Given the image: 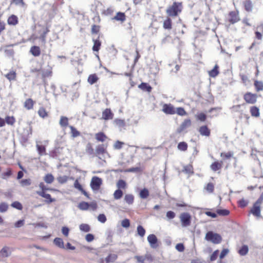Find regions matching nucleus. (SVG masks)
<instances>
[{"mask_svg": "<svg viewBox=\"0 0 263 263\" xmlns=\"http://www.w3.org/2000/svg\"><path fill=\"white\" fill-rule=\"evenodd\" d=\"M8 209V205L5 202H2L0 203V212L4 213L7 211Z\"/></svg>", "mask_w": 263, "mask_h": 263, "instance_id": "obj_62", "label": "nucleus"}, {"mask_svg": "<svg viewBox=\"0 0 263 263\" xmlns=\"http://www.w3.org/2000/svg\"><path fill=\"white\" fill-rule=\"evenodd\" d=\"M183 172L189 175L194 174V168L192 164H188L183 167Z\"/></svg>", "mask_w": 263, "mask_h": 263, "instance_id": "obj_34", "label": "nucleus"}, {"mask_svg": "<svg viewBox=\"0 0 263 263\" xmlns=\"http://www.w3.org/2000/svg\"><path fill=\"white\" fill-rule=\"evenodd\" d=\"M114 12V10L113 8L111 7H109V8H107L106 9L102 11V14L103 15H104L106 16H110V15H112Z\"/></svg>", "mask_w": 263, "mask_h": 263, "instance_id": "obj_59", "label": "nucleus"}, {"mask_svg": "<svg viewBox=\"0 0 263 263\" xmlns=\"http://www.w3.org/2000/svg\"><path fill=\"white\" fill-rule=\"evenodd\" d=\"M117 187L120 190H125L127 187V184L124 180L120 179L117 182Z\"/></svg>", "mask_w": 263, "mask_h": 263, "instance_id": "obj_38", "label": "nucleus"}, {"mask_svg": "<svg viewBox=\"0 0 263 263\" xmlns=\"http://www.w3.org/2000/svg\"><path fill=\"white\" fill-rule=\"evenodd\" d=\"M34 101L31 98L27 99L25 100L24 106L28 110L32 109L33 107Z\"/></svg>", "mask_w": 263, "mask_h": 263, "instance_id": "obj_27", "label": "nucleus"}, {"mask_svg": "<svg viewBox=\"0 0 263 263\" xmlns=\"http://www.w3.org/2000/svg\"><path fill=\"white\" fill-rule=\"evenodd\" d=\"M204 189L209 193H213L214 191V184L212 182L208 183L204 187Z\"/></svg>", "mask_w": 263, "mask_h": 263, "instance_id": "obj_54", "label": "nucleus"}, {"mask_svg": "<svg viewBox=\"0 0 263 263\" xmlns=\"http://www.w3.org/2000/svg\"><path fill=\"white\" fill-rule=\"evenodd\" d=\"M22 186H29L31 184V180L30 179H23L20 181Z\"/></svg>", "mask_w": 263, "mask_h": 263, "instance_id": "obj_64", "label": "nucleus"}, {"mask_svg": "<svg viewBox=\"0 0 263 263\" xmlns=\"http://www.w3.org/2000/svg\"><path fill=\"white\" fill-rule=\"evenodd\" d=\"M257 94L251 92H247L243 95V99L247 104H255L257 102Z\"/></svg>", "mask_w": 263, "mask_h": 263, "instance_id": "obj_5", "label": "nucleus"}, {"mask_svg": "<svg viewBox=\"0 0 263 263\" xmlns=\"http://www.w3.org/2000/svg\"><path fill=\"white\" fill-rule=\"evenodd\" d=\"M102 183V181L101 178L96 176L93 177L91 181L90 186L92 190L98 191L100 189Z\"/></svg>", "mask_w": 263, "mask_h": 263, "instance_id": "obj_8", "label": "nucleus"}, {"mask_svg": "<svg viewBox=\"0 0 263 263\" xmlns=\"http://www.w3.org/2000/svg\"><path fill=\"white\" fill-rule=\"evenodd\" d=\"M107 144H99L96 148V155L97 156L103 155L107 153Z\"/></svg>", "mask_w": 263, "mask_h": 263, "instance_id": "obj_10", "label": "nucleus"}, {"mask_svg": "<svg viewBox=\"0 0 263 263\" xmlns=\"http://www.w3.org/2000/svg\"><path fill=\"white\" fill-rule=\"evenodd\" d=\"M114 123L119 127H124L126 125L125 120L120 119H115L114 120Z\"/></svg>", "mask_w": 263, "mask_h": 263, "instance_id": "obj_39", "label": "nucleus"}, {"mask_svg": "<svg viewBox=\"0 0 263 263\" xmlns=\"http://www.w3.org/2000/svg\"><path fill=\"white\" fill-rule=\"evenodd\" d=\"M10 254L9 248L8 247H4L0 251V255L2 257H7Z\"/></svg>", "mask_w": 263, "mask_h": 263, "instance_id": "obj_35", "label": "nucleus"}, {"mask_svg": "<svg viewBox=\"0 0 263 263\" xmlns=\"http://www.w3.org/2000/svg\"><path fill=\"white\" fill-rule=\"evenodd\" d=\"M117 258V255L114 254H110L105 258L106 263L115 261Z\"/></svg>", "mask_w": 263, "mask_h": 263, "instance_id": "obj_52", "label": "nucleus"}, {"mask_svg": "<svg viewBox=\"0 0 263 263\" xmlns=\"http://www.w3.org/2000/svg\"><path fill=\"white\" fill-rule=\"evenodd\" d=\"M39 116L42 118H45L48 116V112L43 107L39 108L37 111Z\"/></svg>", "mask_w": 263, "mask_h": 263, "instance_id": "obj_33", "label": "nucleus"}, {"mask_svg": "<svg viewBox=\"0 0 263 263\" xmlns=\"http://www.w3.org/2000/svg\"><path fill=\"white\" fill-rule=\"evenodd\" d=\"M69 127L70 129V134L71 137L73 138H76L81 135L80 132L78 131L74 126L70 125L69 126Z\"/></svg>", "mask_w": 263, "mask_h": 263, "instance_id": "obj_37", "label": "nucleus"}, {"mask_svg": "<svg viewBox=\"0 0 263 263\" xmlns=\"http://www.w3.org/2000/svg\"><path fill=\"white\" fill-rule=\"evenodd\" d=\"M249 251L248 247L247 245L242 246L238 250V253L241 256L246 255Z\"/></svg>", "mask_w": 263, "mask_h": 263, "instance_id": "obj_48", "label": "nucleus"}, {"mask_svg": "<svg viewBox=\"0 0 263 263\" xmlns=\"http://www.w3.org/2000/svg\"><path fill=\"white\" fill-rule=\"evenodd\" d=\"M137 233L140 237H143L145 235V230L142 226L139 225L137 227Z\"/></svg>", "mask_w": 263, "mask_h": 263, "instance_id": "obj_60", "label": "nucleus"}, {"mask_svg": "<svg viewBox=\"0 0 263 263\" xmlns=\"http://www.w3.org/2000/svg\"><path fill=\"white\" fill-rule=\"evenodd\" d=\"M99 79V78L96 73L91 74L88 77L87 82L89 84L92 85L97 83Z\"/></svg>", "mask_w": 263, "mask_h": 263, "instance_id": "obj_28", "label": "nucleus"}, {"mask_svg": "<svg viewBox=\"0 0 263 263\" xmlns=\"http://www.w3.org/2000/svg\"><path fill=\"white\" fill-rule=\"evenodd\" d=\"M163 27L165 29L171 30L172 28V21L171 17L167 16L163 22Z\"/></svg>", "mask_w": 263, "mask_h": 263, "instance_id": "obj_20", "label": "nucleus"}, {"mask_svg": "<svg viewBox=\"0 0 263 263\" xmlns=\"http://www.w3.org/2000/svg\"><path fill=\"white\" fill-rule=\"evenodd\" d=\"M198 132L202 136L209 137L211 135V130L207 125L201 126L198 129Z\"/></svg>", "mask_w": 263, "mask_h": 263, "instance_id": "obj_14", "label": "nucleus"}, {"mask_svg": "<svg viewBox=\"0 0 263 263\" xmlns=\"http://www.w3.org/2000/svg\"><path fill=\"white\" fill-rule=\"evenodd\" d=\"M95 138L98 141L103 142L105 141L108 138L103 132H99L95 134Z\"/></svg>", "mask_w": 263, "mask_h": 263, "instance_id": "obj_25", "label": "nucleus"}, {"mask_svg": "<svg viewBox=\"0 0 263 263\" xmlns=\"http://www.w3.org/2000/svg\"><path fill=\"white\" fill-rule=\"evenodd\" d=\"M123 193L121 190H116L113 194L114 198L116 200L120 199L123 196Z\"/></svg>", "mask_w": 263, "mask_h": 263, "instance_id": "obj_49", "label": "nucleus"}, {"mask_svg": "<svg viewBox=\"0 0 263 263\" xmlns=\"http://www.w3.org/2000/svg\"><path fill=\"white\" fill-rule=\"evenodd\" d=\"M218 69V65L216 64L214 68L211 70L209 71V74L210 77L215 78L217 76L219 73Z\"/></svg>", "mask_w": 263, "mask_h": 263, "instance_id": "obj_32", "label": "nucleus"}, {"mask_svg": "<svg viewBox=\"0 0 263 263\" xmlns=\"http://www.w3.org/2000/svg\"><path fill=\"white\" fill-rule=\"evenodd\" d=\"M254 85L257 92L263 90V82L256 80L254 81Z\"/></svg>", "mask_w": 263, "mask_h": 263, "instance_id": "obj_40", "label": "nucleus"}, {"mask_svg": "<svg viewBox=\"0 0 263 263\" xmlns=\"http://www.w3.org/2000/svg\"><path fill=\"white\" fill-rule=\"evenodd\" d=\"M135 197L132 194H126L124 197V201L129 205L132 204L134 202Z\"/></svg>", "mask_w": 263, "mask_h": 263, "instance_id": "obj_29", "label": "nucleus"}, {"mask_svg": "<svg viewBox=\"0 0 263 263\" xmlns=\"http://www.w3.org/2000/svg\"><path fill=\"white\" fill-rule=\"evenodd\" d=\"M176 114L181 116H185L187 114L184 108L182 107H179L176 108Z\"/></svg>", "mask_w": 263, "mask_h": 263, "instance_id": "obj_58", "label": "nucleus"}, {"mask_svg": "<svg viewBox=\"0 0 263 263\" xmlns=\"http://www.w3.org/2000/svg\"><path fill=\"white\" fill-rule=\"evenodd\" d=\"M74 187L78 189L79 191H81V193L85 196L87 198H89V194L83 189L82 186L79 183L78 179H77L74 182Z\"/></svg>", "mask_w": 263, "mask_h": 263, "instance_id": "obj_18", "label": "nucleus"}, {"mask_svg": "<svg viewBox=\"0 0 263 263\" xmlns=\"http://www.w3.org/2000/svg\"><path fill=\"white\" fill-rule=\"evenodd\" d=\"M50 31L48 27H46L45 29L44 30L43 33L40 35L39 39L41 40L42 43L45 44L46 41V35L47 33Z\"/></svg>", "mask_w": 263, "mask_h": 263, "instance_id": "obj_41", "label": "nucleus"}, {"mask_svg": "<svg viewBox=\"0 0 263 263\" xmlns=\"http://www.w3.org/2000/svg\"><path fill=\"white\" fill-rule=\"evenodd\" d=\"M78 207L82 211H86L88 209L96 211L98 208V204L96 201L91 202L90 203L85 201H82L79 203Z\"/></svg>", "mask_w": 263, "mask_h": 263, "instance_id": "obj_3", "label": "nucleus"}, {"mask_svg": "<svg viewBox=\"0 0 263 263\" xmlns=\"http://www.w3.org/2000/svg\"><path fill=\"white\" fill-rule=\"evenodd\" d=\"M114 118V114L112 112L110 108H106L102 112V118L105 120L112 119Z\"/></svg>", "mask_w": 263, "mask_h": 263, "instance_id": "obj_15", "label": "nucleus"}, {"mask_svg": "<svg viewBox=\"0 0 263 263\" xmlns=\"http://www.w3.org/2000/svg\"><path fill=\"white\" fill-rule=\"evenodd\" d=\"M149 191L146 188L141 190L139 193V196L142 199H146L149 196Z\"/></svg>", "mask_w": 263, "mask_h": 263, "instance_id": "obj_43", "label": "nucleus"}, {"mask_svg": "<svg viewBox=\"0 0 263 263\" xmlns=\"http://www.w3.org/2000/svg\"><path fill=\"white\" fill-rule=\"evenodd\" d=\"M222 161L219 162L216 161L211 164L210 168L213 171L216 172L217 171L220 170L222 168Z\"/></svg>", "mask_w": 263, "mask_h": 263, "instance_id": "obj_23", "label": "nucleus"}, {"mask_svg": "<svg viewBox=\"0 0 263 263\" xmlns=\"http://www.w3.org/2000/svg\"><path fill=\"white\" fill-rule=\"evenodd\" d=\"M250 112L251 116L258 118L260 116L259 109L256 106H252L250 107Z\"/></svg>", "mask_w": 263, "mask_h": 263, "instance_id": "obj_24", "label": "nucleus"}, {"mask_svg": "<svg viewBox=\"0 0 263 263\" xmlns=\"http://www.w3.org/2000/svg\"><path fill=\"white\" fill-rule=\"evenodd\" d=\"M5 123L10 126H14L16 122V119L14 116H7L5 118Z\"/></svg>", "mask_w": 263, "mask_h": 263, "instance_id": "obj_31", "label": "nucleus"}, {"mask_svg": "<svg viewBox=\"0 0 263 263\" xmlns=\"http://www.w3.org/2000/svg\"><path fill=\"white\" fill-rule=\"evenodd\" d=\"M196 118L197 120L204 122L206 119V115L203 112H199L196 115Z\"/></svg>", "mask_w": 263, "mask_h": 263, "instance_id": "obj_55", "label": "nucleus"}, {"mask_svg": "<svg viewBox=\"0 0 263 263\" xmlns=\"http://www.w3.org/2000/svg\"><path fill=\"white\" fill-rule=\"evenodd\" d=\"M12 170L11 168H7L6 172L2 173L1 177L3 179L6 180L12 175Z\"/></svg>", "mask_w": 263, "mask_h": 263, "instance_id": "obj_30", "label": "nucleus"}, {"mask_svg": "<svg viewBox=\"0 0 263 263\" xmlns=\"http://www.w3.org/2000/svg\"><path fill=\"white\" fill-rule=\"evenodd\" d=\"M6 78L10 81L16 80V73L14 71H10L9 73L5 75Z\"/></svg>", "mask_w": 263, "mask_h": 263, "instance_id": "obj_42", "label": "nucleus"}, {"mask_svg": "<svg viewBox=\"0 0 263 263\" xmlns=\"http://www.w3.org/2000/svg\"><path fill=\"white\" fill-rule=\"evenodd\" d=\"M53 242L58 247L62 249L64 248V242L62 238L57 237L54 239Z\"/></svg>", "mask_w": 263, "mask_h": 263, "instance_id": "obj_46", "label": "nucleus"}, {"mask_svg": "<svg viewBox=\"0 0 263 263\" xmlns=\"http://www.w3.org/2000/svg\"><path fill=\"white\" fill-rule=\"evenodd\" d=\"M92 41L93 42V45L92 48V50L93 51L98 52L100 49L102 44L101 41L99 39V36H98V38L96 39H93Z\"/></svg>", "mask_w": 263, "mask_h": 263, "instance_id": "obj_21", "label": "nucleus"}, {"mask_svg": "<svg viewBox=\"0 0 263 263\" xmlns=\"http://www.w3.org/2000/svg\"><path fill=\"white\" fill-rule=\"evenodd\" d=\"M262 202L263 193L261 194V195L258 198L256 201L253 204V206L250 211V213L252 214L254 216L256 217L257 218L261 217V206Z\"/></svg>", "mask_w": 263, "mask_h": 263, "instance_id": "obj_2", "label": "nucleus"}, {"mask_svg": "<svg viewBox=\"0 0 263 263\" xmlns=\"http://www.w3.org/2000/svg\"><path fill=\"white\" fill-rule=\"evenodd\" d=\"M147 240L151 247L156 248L158 247V239L155 235L150 234L147 236Z\"/></svg>", "mask_w": 263, "mask_h": 263, "instance_id": "obj_12", "label": "nucleus"}, {"mask_svg": "<svg viewBox=\"0 0 263 263\" xmlns=\"http://www.w3.org/2000/svg\"><path fill=\"white\" fill-rule=\"evenodd\" d=\"M179 219L181 223V225L183 227H188L191 224L192 217L189 213H182L180 215Z\"/></svg>", "mask_w": 263, "mask_h": 263, "instance_id": "obj_6", "label": "nucleus"}, {"mask_svg": "<svg viewBox=\"0 0 263 263\" xmlns=\"http://www.w3.org/2000/svg\"><path fill=\"white\" fill-rule=\"evenodd\" d=\"M30 52L34 57H39L41 53V49L39 46H33L30 48Z\"/></svg>", "mask_w": 263, "mask_h": 263, "instance_id": "obj_26", "label": "nucleus"}, {"mask_svg": "<svg viewBox=\"0 0 263 263\" xmlns=\"http://www.w3.org/2000/svg\"><path fill=\"white\" fill-rule=\"evenodd\" d=\"M59 123L61 127L65 128L68 125V119L66 117L62 116Z\"/></svg>", "mask_w": 263, "mask_h": 263, "instance_id": "obj_45", "label": "nucleus"}, {"mask_svg": "<svg viewBox=\"0 0 263 263\" xmlns=\"http://www.w3.org/2000/svg\"><path fill=\"white\" fill-rule=\"evenodd\" d=\"M229 22L232 24H235L240 21L238 11H231L229 13Z\"/></svg>", "mask_w": 263, "mask_h": 263, "instance_id": "obj_9", "label": "nucleus"}, {"mask_svg": "<svg viewBox=\"0 0 263 263\" xmlns=\"http://www.w3.org/2000/svg\"><path fill=\"white\" fill-rule=\"evenodd\" d=\"M15 4L16 6H21L24 7L25 5V3L24 0H12L11 4Z\"/></svg>", "mask_w": 263, "mask_h": 263, "instance_id": "obj_63", "label": "nucleus"}, {"mask_svg": "<svg viewBox=\"0 0 263 263\" xmlns=\"http://www.w3.org/2000/svg\"><path fill=\"white\" fill-rule=\"evenodd\" d=\"M54 180V178L51 174H47L44 177V180L48 184H51Z\"/></svg>", "mask_w": 263, "mask_h": 263, "instance_id": "obj_44", "label": "nucleus"}, {"mask_svg": "<svg viewBox=\"0 0 263 263\" xmlns=\"http://www.w3.org/2000/svg\"><path fill=\"white\" fill-rule=\"evenodd\" d=\"M100 29H101V26L100 25H95V24L92 25L91 26V34H98L100 32Z\"/></svg>", "mask_w": 263, "mask_h": 263, "instance_id": "obj_57", "label": "nucleus"}, {"mask_svg": "<svg viewBox=\"0 0 263 263\" xmlns=\"http://www.w3.org/2000/svg\"><path fill=\"white\" fill-rule=\"evenodd\" d=\"M80 229L82 231L88 232L90 231V228L88 224L83 223L80 226Z\"/></svg>", "mask_w": 263, "mask_h": 263, "instance_id": "obj_61", "label": "nucleus"}, {"mask_svg": "<svg viewBox=\"0 0 263 263\" xmlns=\"http://www.w3.org/2000/svg\"><path fill=\"white\" fill-rule=\"evenodd\" d=\"M36 146L38 153L40 155L43 156L46 155L47 154L46 152V147L44 145L36 144Z\"/></svg>", "mask_w": 263, "mask_h": 263, "instance_id": "obj_36", "label": "nucleus"}, {"mask_svg": "<svg viewBox=\"0 0 263 263\" xmlns=\"http://www.w3.org/2000/svg\"><path fill=\"white\" fill-rule=\"evenodd\" d=\"M36 194L40 196L45 198L46 199V202L47 203H50L55 201L54 198H51V195L49 194H47L46 192H36Z\"/></svg>", "mask_w": 263, "mask_h": 263, "instance_id": "obj_13", "label": "nucleus"}, {"mask_svg": "<svg viewBox=\"0 0 263 263\" xmlns=\"http://www.w3.org/2000/svg\"><path fill=\"white\" fill-rule=\"evenodd\" d=\"M216 213L217 215L226 216L230 214V211L227 209H217L216 210Z\"/></svg>", "mask_w": 263, "mask_h": 263, "instance_id": "obj_47", "label": "nucleus"}, {"mask_svg": "<svg viewBox=\"0 0 263 263\" xmlns=\"http://www.w3.org/2000/svg\"><path fill=\"white\" fill-rule=\"evenodd\" d=\"M86 152L89 155H92L94 154V149L92 147V144L90 142H88L86 146Z\"/></svg>", "mask_w": 263, "mask_h": 263, "instance_id": "obj_50", "label": "nucleus"}, {"mask_svg": "<svg viewBox=\"0 0 263 263\" xmlns=\"http://www.w3.org/2000/svg\"><path fill=\"white\" fill-rule=\"evenodd\" d=\"M205 239L208 241H210L214 244L220 243L222 241V238L219 234L214 233L212 231H209L206 233Z\"/></svg>", "mask_w": 263, "mask_h": 263, "instance_id": "obj_4", "label": "nucleus"}, {"mask_svg": "<svg viewBox=\"0 0 263 263\" xmlns=\"http://www.w3.org/2000/svg\"><path fill=\"white\" fill-rule=\"evenodd\" d=\"M7 23L9 25L15 26L18 23V19L16 15L12 14L8 17Z\"/></svg>", "mask_w": 263, "mask_h": 263, "instance_id": "obj_17", "label": "nucleus"}, {"mask_svg": "<svg viewBox=\"0 0 263 263\" xmlns=\"http://www.w3.org/2000/svg\"><path fill=\"white\" fill-rule=\"evenodd\" d=\"M112 19L122 23L126 20V15L124 12H118Z\"/></svg>", "mask_w": 263, "mask_h": 263, "instance_id": "obj_19", "label": "nucleus"}, {"mask_svg": "<svg viewBox=\"0 0 263 263\" xmlns=\"http://www.w3.org/2000/svg\"><path fill=\"white\" fill-rule=\"evenodd\" d=\"M178 148L181 151H185L187 150L188 145L185 142H181L178 143L177 146Z\"/></svg>", "mask_w": 263, "mask_h": 263, "instance_id": "obj_56", "label": "nucleus"}, {"mask_svg": "<svg viewBox=\"0 0 263 263\" xmlns=\"http://www.w3.org/2000/svg\"><path fill=\"white\" fill-rule=\"evenodd\" d=\"M162 111L166 115H174L176 114V108L171 103L163 104Z\"/></svg>", "mask_w": 263, "mask_h": 263, "instance_id": "obj_7", "label": "nucleus"}, {"mask_svg": "<svg viewBox=\"0 0 263 263\" xmlns=\"http://www.w3.org/2000/svg\"><path fill=\"white\" fill-rule=\"evenodd\" d=\"M233 156V152H228L227 153H221L220 154L221 157L223 159H231Z\"/></svg>", "mask_w": 263, "mask_h": 263, "instance_id": "obj_51", "label": "nucleus"}, {"mask_svg": "<svg viewBox=\"0 0 263 263\" xmlns=\"http://www.w3.org/2000/svg\"><path fill=\"white\" fill-rule=\"evenodd\" d=\"M242 4L246 11L251 12L252 11L253 4L251 0H245L243 2Z\"/></svg>", "mask_w": 263, "mask_h": 263, "instance_id": "obj_22", "label": "nucleus"}, {"mask_svg": "<svg viewBox=\"0 0 263 263\" xmlns=\"http://www.w3.org/2000/svg\"><path fill=\"white\" fill-rule=\"evenodd\" d=\"M139 87L142 90H146L148 92H151L152 90V87L146 83H142L139 85Z\"/></svg>", "mask_w": 263, "mask_h": 263, "instance_id": "obj_53", "label": "nucleus"}, {"mask_svg": "<svg viewBox=\"0 0 263 263\" xmlns=\"http://www.w3.org/2000/svg\"><path fill=\"white\" fill-rule=\"evenodd\" d=\"M31 72L32 73H41V77L43 79H45L46 77H49L51 74V71H46L37 68H33L31 70Z\"/></svg>", "mask_w": 263, "mask_h": 263, "instance_id": "obj_11", "label": "nucleus"}, {"mask_svg": "<svg viewBox=\"0 0 263 263\" xmlns=\"http://www.w3.org/2000/svg\"><path fill=\"white\" fill-rule=\"evenodd\" d=\"M183 8L182 2H174L166 9L168 16L175 17L178 16L182 11Z\"/></svg>", "mask_w": 263, "mask_h": 263, "instance_id": "obj_1", "label": "nucleus"}, {"mask_svg": "<svg viewBox=\"0 0 263 263\" xmlns=\"http://www.w3.org/2000/svg\"><path fill=\"white\" fill-rule=\"evenodd\" d=\"M192 124L191 120L189 119H185L181 124L179 128L178 129V133H181L186 128L191 126Z\"/></svg>", "mask_w": 263, "mask_h": 263, "instance_id": "obj_16", "label": "nucleus"}]
</instances>
